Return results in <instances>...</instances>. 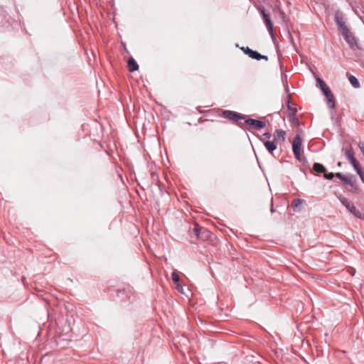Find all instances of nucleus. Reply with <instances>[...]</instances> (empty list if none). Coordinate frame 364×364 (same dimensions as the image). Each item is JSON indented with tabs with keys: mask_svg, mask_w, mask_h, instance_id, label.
<instances>
[{
	"mask_svg": "<svg viewBox=\"0 0 364 364\" xmlns=\"http://www.w3.org/2000/svg\"><path fill=\"white\" fill-rule=\"evenodd\" d=\"M304 200L300 198H294L292 201V207L294 211L299 210V207L304 203Z\"/></svg>",
	"mask_w": 364,
	"mask_h": 364,
	"instance_id": "16",
	"label": "nucleus"
},
{
	"mask_svg": "<svg viewBox=\"0 0 364 364\" xmlns=\"http://www.w3.org/2000/svg\"><path fill=\"white\" fill-rule=\"evenodd\" d=\"M127 66L129 72H134L139 69V65L133 58L128 60Z\"/></svg>",
	"mask_w": 364,
	"mask_h": 364,
	"instance_id": "13",
	"label": "nucleus"
},
{
	"mask_svg": "<svg viewBox=\"0 0 364 364\" xmlns=\"http://www.w3.org/2000/svg\"><path fill=\"white\" fill-rule=\"evenodd\" d=\"M316 85L321 90L326 87H328L326 84V82L320 77L316 78Z\"/></svg>",
	"mask_w": 364,
	"mask_h": 364,
	"instance_id": "19",
	"label": "nucleus"
},
{
	"mask_svg": "<svg viewBox=\"0 0 364 364\" xmlns=\"http://www.w3.org/2000/svg\"><path fill=\"white\" fill-rule=\"evenodd\" d=\"M171 278L175 284H178L180 282V277L176 272H173L171 274Z\"/></svg>",
	"mask_w": 364,
	"mask_h": 364,
	"instance_id": "21",
	"label": "nucleus"
},
{
	"mask_svg": "<svg viewBox=\"0 0 364 364\" xmlns=\"http://www.w3.org/2000/svg\"><path fill=\"white\" fill-rule=\"evenodd\" d=\"M259 11L260 12L262 19L264 21V23L267 27V29L268 30L271 37L274 39L276 37V34L274 32V26L273 23L270 18V14L267 12L264 6H261L258 9Z\"/></svg>",
	"mask_w": 364,
	"mask_h": 364,
	"instance_id": "2",
	"label": "nucleus"
},
{
	"mask_svg": "<svg viewBox=\"0 0 364 364\" xmlns=\"http://www.w3.org/2000/svg\"><path fill=\"white\" fill-rule=\"evenodd\" d=\"M342 152L345 154L346 157L348 159V161L355 158V154L351 146H350L349 148L343 147L342 149Z\"/></svg>",
	"mask_w": 364,
	"mask_h": 364,
	"instance_id": "14",
	"label": "nucleus"
},
{
	"mask_svg": "<svg viewBox=\"0 0 364 364\" xmlns=\"http://www.w3.org/2000/svg\"><path fill=\"white\" fill-rule=\"evenodd\" d=\"M356 173L360 176L361 181L364 183V175L362 172V170L360 169L358 171H357Z\"/></svg>",
	"mask_w": 364,
	"mask_h": 364,
	"instance_id": "24",
	"label": "nucleus"
},
{
	"mask_svg": "<svg viewBox=\"0 0 364 364\" xmlns=\"http://www.w3.org/2000/svg\"><path fill=\"white\" fill-rule=\"evenodd\" d=\"M352 178H353V176H344L343 178H342V181L345 183L346 184L350 185V186H353V183L352 181Z\"/></svg>",
	"mask_w": 364,
	"mask_h": 364,
	"instance_id": "20",
	"label": "nucleus"
},
{
	"mask_svg": "<svg viewBox=\"0 0 364 364\" xmlns=\"http://www.w3.org/2000/svg\"><path fill=\"white\" fill-rule=\"evenodd\" d=\"M302 145V139L299 135H296L294 138L292 142V150L294 154L295 158L301 161V149Z\"/></svg>",
	"mask_w": 364,
	"mask_h": 364,
	"instance_id": "5",
	"label": "nucleus"
},
{
	"mask_svg": "<svg viewBox=\"0 0 364 364\" xmlns=\"http://www.w3.org/2000/svg\"><path fill=\"white\" fill-rule=\"evenodd\" d=\"M183 340H184V341L188 342V340L186 338H183Z\"/></svg>",
	"mask_w": 364,
	"mask_h": 364,
	"instance_id": "28",
	"label": "nucleus"
},
{
	"mask_svg": "<svg viewBox=\"0 0 364 364\" xmlns=\"http://www.w3.org/2000/svg\"><path fill=\"white\" fill-rule=\"evenodd\" d=\"M342 36H343L345 41L348 44L349 47L352 50H355L358 48V44L357 43V40L353 33L349 30V28L341 32Z\"/></svg>",
	"mask_w": 364,
	"mask_h": 364,
	"instance_id": "4",
	"label": "nucleus"
},
{
	"mask_svg": "<svg viewBox=\"0 0 364 364\" xmlns=\"http://www.w3.org/2000/svg\"><path fill=\"white\" fill-rule=\"evenodd\" d=\"M349 162L353 166L356 172L361 169L360 165L355 158H353V159L350 160Z\"/></svg>",
	"mask_w": 364,
	"mask_h": 364,
	"instance_id": "18",
	"label": "nucleus"
},
{
	"mask_svg": "<svg viewBox=\"0 0 364 364\" xmlns=\"http://www.w3.org/2000/svg\"><path fill=\"white\" fill-rule=\"evenodd\" d=\"M222 116L224 118L228 119L232 122L237 123V124L240 127H243V122H240V120L245 119V115L236 112L235 111L224 110L222 112Z\"/></svg>",
	"mask_w": 364,
	"mask_h": 364,
	"instance_id": "1",
	"label": "nucleus"
},
{
	"mask_svg": "<svg viewBox=\"0 0 364 364\" xmlns=\"http://www.w3.org/2000/svg\"><path fill=\"white\" fill-rule=\"evenodd\" d=\"M274 141L284 143L286 139V132L282 129H276L274 134Z\"/></svg>",
	"mask_w": 364,
	"mask_h": 364,
	"instance_id": "11",
	"label": "nucleus"
},
{
	"mask_svg": "<svg viewBox=\"0 0 364 364\" xmlns=\"http://www.w3.org/2000/svg\"><path fill=\"white\" fill-rule=\"evenodd\" d=\"M334 176H335V174L333 173H326V172L324 173V177L326 179L331 180L333 178Z\"/></svg>",
	"mask_w": 364,
	"mask_h": 364,
	"instance_id": "23",
	"label": "nucleus"
},
{
	"mask_svg": "<svg viewBox=\"0 0 364 364\" xmlns=\"http://www.w3.org/2000/svg\"><path fill=\"white\" fill-rule=\"evenodd\" d=\"M155 176H156V177H157V175H156L155 173L152 172V173H151V177H152V178H153V179H154V177H155Z\"/></svg>",
	"mask_w": 364,
	"mask_h": 364,
	"instance_id": "27",
	"label": "nucleus"
},
{
	"mask_svg": "<svg viewBox=\"0 0 364 364\" xmlns=\"http://www.w3.org/2000/svg\"><path fill=\"white\" fill-rule=\"evenodd\" d=\"M338 165L340 166L341 165V163L338 162Z\"/></svg>",
	"mask_w": 364,
	"mask_h": 364,
	"instance_id": "29",
	"label": "nucleus"
},
{
	"mask_svg": "<svg viewBox=\"0 0 364 364\" xmlns=\"http://www.w3.org/2000/svg\"><path fill=\"white\" fill-rule=\"evenodd\" d=\"M327 100V104L329 108L333 109L335 107V98L328 87L321 90Z\"/></svg>",
	"mask_w": 364,
	"mask_h": 364,
	"instance_id": "8",
	"label": "nucleus"
},
{
	"mask_svg": "<svg viewBox=\"0 0 364 364\" xmlns=\"http://www.w3.org/2000/svg\"><path fill=\"white\" fill-rule=\"evenodd\" d=\"M264 145L265 148L267 149V150L272 155H273L274 151L276 150V149H277L276 142L274 141L266 140L265 141H264Z\"/></svg>",
	"mask_w": 364,
	"mask_h": 364,
	"instance_id": "12",
	"label": "nucleus"
},
{
	"mask_svg": "<svg viewBox=\"0 0 364 364\" xmlns=\"http://www.w3.org/2000/svg\"><path fill=\"white\" fill-rule=\"evenodd\" d=\"M334 21L340 32H342L348 28L346 25L344 17L341 11H338L335 13Z\"/></svg>",
	"mask_w": 364,
	"mask_h": 364,
	"instance_id": "7",
	"label": "nucleus"
},
{
	"mask_svg": "<svg viewBox=\"0 0 364 364\" xmlns=\"http://www.w3.org/2000/svg\"><path fill=\"white\" fill-rule=\"evenodd\" d=\"M176 284V289L178 291L183 294V287L179 284V283Z\"/></svg>",
	"mask_w": 364,
	"mask_h": 364,
	"instance_id": "26",
	"label": "nucleus"
},
{
	"mask_svg": "<svg viewBox=\"0 0 364 364\" xmlns=\"http://www.w3.org/2000/svg\"><path fill=\"white\" fill-rule=\"evenodd\" d=\"M244 120L245 121L243 122V124H246L250 127H255L258 129H262L266 126L265 123L260 120L250 119V118L247 119H245Z\"/></svg>",
	"mask_w": 364,
	"mask_h": 364,
	"instance_id": "10",
	"label": "nucleus"
},
{
	"mask_svg": "<svg viewBox=\"0 0 364 364\" xmlns=\"http://www.w3.org/2000/svg\"><path fill=\"white\" fill-rule=\"evenodd\" d=\"M240 49L244 52V53H245L246 55H247L250 58H251L252 59H255L257 60H268V57L267 55H261L257 51L253 50L251 48H250L249 47L243 46Z\"/></svg>",
	"mask_w": 364,
	"mask_h": 364,
	"instance_id": "6",
	"label": "nucleus"
},
{
	"mask_svg": "<svg viewBox=\"0 0 364 364\" xmlns=\"http://www.w3.org/2000/svg\"><path fill=\"white\" fill-rule=\"evenodd\" d=\"M272 137V134L271 133L269 132H265L260 137H259V139L260 141H265L267 140H269L270 138Z\"/></svg>",
	"mask_w": 364,
	"mask_h": 364,
	"instance_id": "22",
	"label": "nucleus"
},
{
	"mask_svg": "<svg viewBox=\"0 0 364 364\" xmlns=\"http://www.w3.org/2000/svg\"><path fill=\"white\" fill-rule=\"evenodd\" d=\"M193 232L198 239L202 240L207 239L210 233L207 230L203 229L198 225H196V226L193 228Z\"/></svg>",
	"mask_w": 364,
	"mask_h": 364,
	"instance_id": "9",
	"label": "nucleus"
},
{
	"mask_svg": "<svg viewBox=\"0 0 364 364\" xmlns=\"http://www.w3.org/2000/svg\"><path fill=\"white\" fill-rule=\"evenodd\" d=\"M335 176H336L338 178H339L341 181H342V178H344V176H345L344 175H343V174H342L341 173H340V172L336 173L335 174Z\"/></svg>",
	"mask_w": 364,
	"mask_h": 364,
	"instance_id": "25",
	"label": "nucleus"
},
{
	"mask_svg": "<svg viewBox=\"0 0 364 364\" xmlns=\"http://www.w3.org/2000/svg\"><path fill=\"white\" fill-rule=\"evenodd\" d=\"M313 171L317 173H325L326 169L323 164L319 163H314L313 165Z\"/></svg>",
	"mask_w": 364,
	"mask_h": 364,
	"instance_id": "15",
	"label": "nucleus"
},
{
	"mask_svg": "<svg viewBox=\"0 0 364 364\" xmlns=\"http://www.w3.org/2000/svg\"><path fill=\"white\" fill-rule=\"evenodd\" d=\"M336 196L338 197V198L339 199V200L341 201V203L353 215H355L356 218H360V219H364V217L362 214V213L357 210L356 208L353 205L351 204L348 200V199H346V198H344L343 196H342L341 194L340 195H338L336 194Z\"/></svg>",
	"mask_w": 364,
	"mask_h": 364,
	"instance_id": "3",
	"label": "nucleus"
},
{
	"mask_svg": "<svg viewBox=\"0 0 364 364\" xmlns=\"http://www.w3.org/2000/svg\"><path fill=\"white\" fill-rule=\"evenodd\" d=\"M348 80H349V82H350V84L355 88H358L360 87V83L358 80V79L353 76V75H350L349 77H348Z\"/></svg>",
	"mask_w": 364,
	"mask_h": 364,
	"instance_id": "17",
	"label": "nucleus"
}]
</instances>
